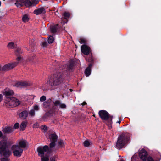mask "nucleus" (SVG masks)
I'll use <instances>...</instances> for the list:
<instances>
[{"label":"nucleus","instance_id":"53","mask_svg":"<svg viewBox=\"0 0 161 161\" xmlns=\"http://www.w3.org/2000/svg\"><path fill=\"white\" fill-rule=\"evenodd\" d=\"M70 90L71 91H72V89H70Z\"/></svg>","mask_w":161,"mask_h":161},{"label":"nucleus","instance_id":"4","mask_svg":"<svg viewBox=\"0 0 161 161\" xmlns=\"http://www.w3.org/2000/svg\"><path fill=\"white\" fill-rule=\"evenodd\" d=\"M130 139L129 134L127 133H122L118 137L116 144V147L119 149L125 147L126 145L128 143Z\"/></svg>","mask_w":161,"mask_h":161},{"label":"nucleus","instance_id":"44","mask_svg":"<svg viewBox=\"0 0 161 161\" xmlns=\"http://www.w3.org/2000/svg\"><path fill=\"white\" fill-rule=\"evenodd\" d=\"M3 96L2 94H0V102L2 100Z\"/></svg>","mask_w":161,"mask_h":161},{"label":"nucleus","instance_id":"52","mask_svg":"<svg viewBox=\"0 0 161 161\" xmlns=\"http://www.w3.org/2000/svg\"><path fill=\"white\" fill-rule=\"evenodd\" d=\"M120 161H124L123 160H121Z\"/></svg>","mask_w":161,"mask_h":161},{"label":"nucleus","instance_id":"16","mask_svg":"<svg viewBox=\"0 0 161 161\" xmlns=\"http://www.w3.org/2000/svg\"><path fill=\"white\" fill-rule=\"evenodd\" d=\"M81 50L82 53L85 55H88L91 51L90 47L86 45H83L81 47Z\"/></svg>","mask_w":161,"mask_h":161},{"label":"nucleus","instance_id":"47","mask_svg":"<svg viewBox=\"0 0 161 161\" xmlns=\"http://www.w3.org/2000/svg\"><path fill=\"white\" fill-rule=\"evenodd\" d=\"M86 103L85 102H83V103H82V106H84L85 105H86Z\"/></svg>","mask_w":161,"mask_h":161},{"label":"nucleus","instance_id":"9","mask_svg":"<svg viewBox=\"0 0 161 161\" xmlns=\"http://www.w3.org/2000/svg\"><path fill=\"white\" fill-rule=\"evenodd\" d=\"M11 149L13 151V155L16 157H20L22 153L23 149L20 148L18 145H14L12 146Z\"/></svg>","mask_w":161,"mask_h":161},{"label":"nucleus","instance_id":"41","mask_svg":"<svg viewBox=\"0 0 161 161\" xmlns=\"http://www.w3.org/2000/svg\"><path fill=\"white\" fill-rule=\"evenodd\" d=\"M39 110V106L38 105H35L34 107V110L36 111H38Z\"/></svg>","mask_w":161,"mask_h":161},{"label":"nucleus","instance_id":"26","mask_svg":"<svg viewBox=\"0 0 161 161\" xmlns=\"http://www.w3.org/2000/svg\"><path fill=\"white\" fill-rule=\"evenodd\" d=\"M31 43L30 46V48L31 49V50L32 51H34L36 48V45L31 40ZM30 43H31V41H30Z\"/></svg>","mask_w":161,"mask_h":161},{"label":"nucleus","instance_id":"54","mask_svg":"<svg viewBox=\"0 0 161 161\" xmlns=\"http://www.w3.org/2000/svg\"><path fill=\"white\" fill-rule=\"evenodd\" d=\"M3 0V1H5V0Z\"/></svg>","mask_w":161,"mask_h":161},{"label":"nucleus","instance_id":"48","mask_svg":"<svg viewBox=\"0 0 161 161\" xmlns=\"http://www.w3.org/2000/svg\"><path fill=\"white\" fill-rule=\"evenodd\" d=\"M121 120H119L117 122V123H118L119 124L121 122Z\"/></svg>","mask_w":161,"mask_h":161},{"label":"nucleus","instance_id":"27","mask_svg":"<svg viewBox=\"0 0 161 161\" xmlns=\"http://www.w3.org/2000/svg\"><path fill=\"white\" fill-rule=\"evenodd\" d=\"M15 53L17 56L19 55L22 53L21 49L18 47H15Z\"/></svg>","mask_w":161,"mask_h":161},{"label":"nucleus","instance_id":"36","mask_svg":"<svg viewBox=\"0 0 161 161\" xmlns=\"http://www.w3.org/2000/svg\"><path fill=\"white\" fill-rule=\"evenodd\" d=\"M29 114L31 116H34L35 115V111L33 109L31 110L30 111Z\"/></svg>","mask_w":161,"mask_h":161},{"label":"nucleus","instance_id":"11","mask_svg":"<svg viewBox=\"0 0 161 161\" xmlns=\"http://www.w3.org/2000/svg\"><path fill=\"white\" fill-rule=\"evenodd\" d=\"M58 137L55 132L51 134L50 135V140L51 142L49 144V149L52 150V149L55 147L56 142L57 141Z\"/></svg>","mask_w":161,"mask_h":161},{"label":"nucleus","instance_id":"19","mask_svg":"<svg viewBox=\"0 0 161 161\" xmlns=\"http://www.w3.org/2000/svg\"><path fill=\"white\" fill-rule=\"evenodd\" d=\"M28 112L26 110H24L19 114V117L22 119H25L27 117Z\"/></svg>","mask_w":161,"mask_h":161},{"label":"nucleus","instance_id":"7","mask_svg":"<svg viewBox=\"0 0 161 161\" xmlns=\"http://www.w3.org/2000/svg\"><path fill=\"white\" fill-rule=\"evenodd\" d=\"M90 57L86 58V60L89 62L88 66L86 69L85 71V74L86 77H88L91 74V68L94 63V60L92 58V55Z\"/></svg>","mask_w":161,"mask_h":161},{"label":"nucleus","instance_id":"38","mask_svg":"<svg viewBox=\"0 0 161 161\" xmlns=\"http://www.w3.org/2000/svg\"><path fill=\"white\" fill-rule=\"evenodd\" d=\"M57 158V156H54L51 157L50 158V161H56V158Z\"/></svg>","mask_w":161,"mask_h":161},{"label":"nucleus","instance_id":"21","mask_svg":"<svg viewBox=\"0 0 161 161\" xmlns=\"http://www.w3.org/2000/svg\"><path fill=\"white\" fill-rule=\"evenodd\" d=\"M27 142L26 140H21L19 141V147L20 148H25L26 147Z\"/></svg>","mask_w":161,"mask_h":161},{"label":"nucleus","instance_id":"2","mask_svg":"<svg viewBox=\"0 0 161 161\" xmlns=\"http://www.w3.org/2000/svg\"><path fill=\"white\" fill-rule=\"evenodd\" d=\"M64 74L62 70H60L58 67L57 71L47 81V83L51 86L59 85L63 82L64 78Z\"/></svg>","mask_w":161,"mask_h":161},{"label":"nucleus","instance_id":"30","mask_svg":"<svg viewBox=\"0 0 161 161\" xmlns=\"http://www.w3.org/2000/svg\"><path fill=\"white\" fill-rule=\"evenodd\" d=\"M7 47L8 48L13 49L14 47L15 48V46L13 42H9L8 45Z\"/></svg>","mask_w":161,"mask_h":161},{"label":"nucleus","instance_id":"31","mask_svg":"<svg viewBox=\"0 0 161 161\" xmlns=\"http://www.w3.org/2000/svg\"><path fill=\"white\" fill-rule=\"evenodd\" d=\"M54 40V39L53 37V36H50L48 39V42L49 43L51 44L53 42Z\"/></svg>","mask_w":161,"mask_h":161},{"label":"nucleus","instance_id":"18","mask_svg":"<svg viewBox=\"0 0 161 161\" xmlns=\"http://www.w3.org/2000/svg\"><path fill=\"white\" fill-rule=\"evenodd\" d=\"M29 85L28 83L26 81H18L15 83L14 86L17 87H26Z\"/></svg>","mask_w":161,"mask_h":161},{"label":"nucleus","instance_id":"17","mask_svg":"<svg viewBox=\"0 0 161 161\" xmlns=\"http://www.w3.org/2000/svg\"><path fill=\"white\" fill-rule=\"evenodd\" d=\"M14 93V92L13 90L10 89H6L4 92L3 94L6 98L8 99L9 100L12 97L11 96H12Z\"/></svg>","mask_w":161,"mask_h":161},{"label":"nucleus","instance_id":"10","mask_svg":"<svg viewBox=\"0 0 161 161\" xmlns=\"http://www.w3.org/2000/svg\"><path fill=\"white\" fill-rule=\"evenodd\" d=\"M74 63L73 61H71L69 64L66 66V65H60L59 67L60 70H62L64 73H66L67 71L72 70L74 66Z\"/></svg>","mask_w":161,"mask_h":161},{"label":"nucleus","instance_id":"37","mask_svg":"<svg viewBox=\"0 0 161 161\" xmlns=\"http://www.w3.org/2000/svg\"><path fill=\"white\" fill-rule=\"evenodd\" d=\"M19 127V123H15L14 126H13V128L14 129H18Z\"/></svg>","mask_w":161,"mask_h":161},{"label":"nucleus","instance_id":"5","mask_svg":"<svg viewBox=\"0 0 161 161\" xmlns=\"http://www.w3.org/2000/svg\"><path fill=\"white\" fill-rule=\"evenodd\" d=\"M37 151L38 155L41 157V161H49L48 156H44L45 152L50 153L52 152V150L49 149V147L47 145H45L43 147L41 146L38 147L37 148Z\"/></svg>","mask_w":161,"mask_h":161},{"label":"nucleus","instance_id":"20","mask_svg":"<svg viewBox=\"0 0 161 161\" xmlns=\"http://www.w3.org/2000/svg\"><path fill=\"white\" fill-rule=\"evenodd\" d=\"M46 12L45 10L44 7H41L38 9H35L34 11V13L36 15H39L42 13L44 14Z\"/></svg>","mask_w":161,"mask_h":161},{"label":"nucleus","instance_id":"34","mask_svg":"<svg viewBox=\"0 0 161 161\" xmlns=\"http://www.w3.org/2000/svg\"><path fill=\"white\" fill-rule=\"evenodd\" d=\"M79 42L80 44L86 43V41L84 38H80V39Z\"/></svg>","mask_w":161,"mask_h":161},{"label":"nucleus","instance_id":"15","mask_svg":"<svg viewBox=\"0 0 161 161\" xmlns=\"http://www.w3.org/2000/svg\"><path fill=\"white\" fill-rule=\"evenodd\" d=\"M13 128L12 127L9 126L3 127L2 129V131L4 135H6L12 133L13 131Z\"/></svg>","mask_w":161,"mask_h":161},{"label":"nucleus","instance_id":"46","mask_svg":"<svg viewBox=\"0 0 161 161\" xmlns=\"http://www.w3.org/2000/svg\"><path fill=\"white\" fill-rule=\"evenodd\" d=\"M136 157V156L135 155H133V156H132L131 157V159H135Z\"/></svg>","mask_w":161,"mask_h":161},{"label":"nucleus","instance_id":"28","mask_svg":"<svg viewBox=\"0 0 161 161\" xmlns=\"http://www.w3.org/2000/svg\"><path fill=\"white\" fill-rule=\"evenodd\" d=\"M29 19L28 15L27 14H25L24 15L22 18V21L24 22H28Z\"/></svg>","mask_w":161,"mask_h":161},{"label":"nucleus","instance_id":"24","mask_svg":"<svg viewBox=\"0 0 161 161\" xmlns=\"http://www.w3.org/2000/svg\"><path fill=\"white\" fill-rule=\"evenodd\" d=\"M27 125V122L25 121H23L21 124L20 126V130L23 131L25 130Z\"/></svg>","mask_w":161,"mask_h":161},{"label":"nucleus","instance_id":"3","mask_svg":"<svg viewBox=\"0 0 161 161\" xmlns=\"http://www.w3.org/2000/svg\"><path fill=\"white\" fill-rule=\"evenodd\" d=\"M14 142L11 140H3L0 141V155L2 157L7 158L9 157L11 152L9 150L10 146Z\"/></svg>","mask_w":161,"mask_h":161},{"label":"nucleus","instance_id":"13","mask_svg":"<svg viewBox=\"0 0 161 161\" xmlns=\"http://www.w3.org/2000/svg\"><path fill=\"white\" fill-rule=\"evenodd\" d=\"M139 155L140 159L143 161H146L148 158V153L144 149H142L139 152Z\"/></svg>","mask_w":161,"mask_h":161},{"label":"nucleus","instance_id":"50","mask_svg":"<svg viewBox=\"0 0 161 161\" xmlns=\"http://www.w3.org/2000/svg\"><path fill=\"white\" fill-rule=\"evenodd\" d=\"M68 71H67V72L66 73H65L64 74V75H66V73H67V74H68V73H67V72H68Z\"/></svg>","mask_w":161,"mask_h":161},{"label":"nucleus","instance_id":"29","mask_svg":"<svg viewBox=\"0 0 161 161\" xmlns=\"http://www.w3.org/2000/svg\"><path fill=\"white\" fill-rule=\"evenodd\" d=\"M64 18L67 20V19L69 18L70 16V14L69 13L67 12H64L63 14Z\"/></svg>","mask_w":161,"mask_h":161},{"label":"nucleus","instance_id":"25","mask_svg":"<svg viewBox=\"0 0 161 161\" xmlns=\"http://www.w3.org/2000/svg\"><path fill=\"white\" fill-rule=\"evenodd\" d=\"M63 141L61 140L58 142V144L54 148L55 149V151L57 150L59 148H61L63 146ZM55 151V150L54 151Z\"/></svg>","mask_w":161,"mask_h":161},{"label":"nucleus","instance_id":"42","mask_svg":"<svg viewBox=\"0 0 161 161\" xmlns=\"http://www.w3.org/2000/svg\"><path fill=\"white\" fill-rule=\"evenodd\" d=\"M0 161H8V159L4 158H2L0 159Z\"/></svg>","mask_w":161,"mask_h":161},{"label":"nucleus","instance_id":"51","mask_svg":"<svg viewBox=\"0 0 161 161\" xmlns=\"http://www.w3.org/2000/svg\"><path fill=\"white\" fill-rule=\"evenodd\" d=\"M2 70V68H1V66H0V71Z\"/></svg>","mask_w":161,"mask_h":161},{"label":"nucleus","instance_id":"8","mask_svg":"<svg viewBox=\"0 0 161 161\" xmlns=\"http://www.w3.org/2000/svg\"><path fill=\"white\" fill-rule=\"evenodd\" d=\"M33 3L30 0H16L15 4L17 7L20 8L23 6L29 7L32 6Z\"/></svg>","mask_w":161,"mask_h":161},{"label":"nucleus","instance_id":"32","mask_svg":"<svg viewBox=\"0 0 161 161\" xmlns=\"http://www.w3.org/2000/svg\"><path fill=\"white\" fill-rule=\"evenodd\" d=\"M48 129V127L45 125H42L41 126V130H44V132H46Z\"/></svg>","mask_w":161,"mask_h":161},{"label":"nucleus","instance_id":"1","mask_svg":"<svg viewBox=\"0 0 161 161\" xmlns=\"http://www.w3.org/2000/svg\"><path fill=\"white\" fill-rule=\"evenodd\" d=\"M42 106L44 108H47L51 110L50 112L54 113L57 109H65L66 106L65 104L63 103L59 100H56L54 101L51 99H49L43 102Z\"/></svg>","mask_w":161,"mask_h":161},{"label":"nucleus","instance_id":"35","mask_svg":"<svg viewBox=\"0 0 161 161\" xmlns=\"http://www.w3.org/2000/svg\"><path fill=\"white\" fill-rule=\"evenodd\" d=\"M46 99V97L45 96H42L40 98V101L41 102H44Z\"/></svg>","mask_w":161,"mask_h":161},{"label":"nucleus","instance_id":"33","mask_svg":"<svg viewBox=\"0 0 161 161\" xmlns=\"http://www.w3.org/2000/svg\"><path fill=\"white\" fill-rule=\"evenodd\" d=\"M91 144L90 142L88 140H86L83 142V145L85 147H88Z\"/></svg>","mask_w":161,"mask_h":161},{"label":"nucleus","instance_id":"6","mask_svg":"<svg viewBox=\"0 0 161 161\" xmlns=\"http://www.w3.org/2000/svg\"><path fill=\"white\" fill-rule=\"evenodd\" d=\"M98 114L102 120H109L110 124H111L112 122L113 116L110 115L106 111L103 110H100L98 112Z\"/></svg>","mask_w":161,"mask_h":161},{"label":"nucleus","instance_id":"14","mask_svg":"<svg viewBox=\"0 0 161 161\" xmlns=\"http://www.w3.org/2000/svg\"><path fill=\"white\" fill-rule=\"evenodd\" d=\"M17 63L16 62L9 63L3 66L2 68V70L6 71L9 70L14 68L15 67L17 66Z\"/></svg>","mask_w":161,"mask_h":161},{"label":"nucleus","instance_id":"23","mask_svg":"<svg viewBox=\"0 0 161 161\" xmlns=\"http://www.w3.org/2000/svg\"><path fill=\"white\" fill-rule=\"evenodd\" d=\"M52 113V112L49 111V112L46 113L42 117V120L44 121H46L48 117L50 116V113Z\"/></svg>","mask_w":161,"mask_h":161},{"label":"nucleus","instance_id":"22","mask_svg":"<svg viewBox=\"0 0 161 161\" xmlns=\"http://www.w3.org/2000/svg\"><path fill=\"white\" fill-rule=\"evenodd\" d=\"M58 24H56L50 27L51 32L53 34H55L57 31L58 27Z\"/></svg>","mask_w":161,"mask_h":161},{"label":"nucleus","instance_id":"39","mask_svg":"<svg viewBox=\"0 0 161 161\" xmlns=\"http://www.w3.org/2000/svg\"><path fill=\"white\" fill-rule=\"evenodd\" d=\"M147 161H154L153 159L151 156H149L147 158L146 160Z\"/></svg>","mask_w":161,"mask_h":161},{"label":"nucleus","instance_id":"43","mask_svg":"<svg viewBox=\"0 0 161 161\" xmlns=\"http://www.w3.org/2000/svg\"><path fill=\"white\" fill-rule=\"evenodd\" d=\"M19 56L17 58V61H19L21 59V57L19 55H18Z\"/></svg>","mask_w":161,"mask_h":161},{"label":"nucleus","instance_id":"45","mask_svg":"<svg viewBox=\"0 0 161 161\" xmlns=\"http://www.w3.org/2000/svg\"><path fill=\"white\" fill-rule=\"evenodd\" d=\"M3 136V134L2 132L0 131V138L2 137Z\"/></svg>","mask_w":161,"mask_h":161},{"label":"nucleus","instance_id":"49","mask_svg":"<svg viewBox=\"0 0 161 161\" xmlns=\"http://www.w3.org/2000/svg\"><path fill=\"white\" fill-rule=\"evenodd\" d=\"M35 57H36V55H33L32 57V58H35Z\"/></svg>","mask_w":161,"mask_h":161},{"label":"nucleus","instance_id":"12","mask_svg":"<svg viewBox=\"0 0 161 161\" xmlns=\"http://www.w3.org/2000/svg\"><path fill=\"white\" fill-rule=\"evenodd\" d=\"M11 107H15L20 104V102L14 97H12L8 100L7 103Z\"/></svg>","mask_w":161,"mask_h":161},{"label":"nucleus","instance_id":"40","mask_svg":"<svg viewBox=\"0 0 161 161\" xmlns=\"http://www.w3.org/2000/svg\"><path fill=\"white\" fill-rule=\"evenodd\" d=\"M47 45L48 44L47 42L46 41L43 42L42 43V46L43 47H46L47 46Z\"/></svg>","mask_w":161,"mask_h":161}]
</instances>
